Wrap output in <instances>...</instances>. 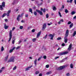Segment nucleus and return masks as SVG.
<instances>
[{
	"instance_id": "obj_5",
	"label": "nucleus",
	"mask_w": 76,
	"mask_h": 76,
	"mask_svg": "<svg viewBox=\"0 0 76 76\" xmlns=\"http://www.w3.org/2000/svg\"><path fill=\"white\" fill-rule=\"evenodd\" d=\"M23 13H21L20 15H19L17 18V20L19 22L20 20L19 18L23 17Z\"/></svg>"
},
{
	"instance_id": "obj_11",
	"label": "nucleus",
	"mask_w": 76,
	"mask_h": 76,
	"mask_svg": "<svg viewBox=\"0 0 76 76\" xmlns=\"http://www.w3.org/2000/svg\"><path fill=\"white\" fill-rule=\"evenodd\" d=\"M72 45L71 43L70 45L69 46V48H68V50L69 51H70L71 48H72Z\"/></svg>"
},
{
	"instance_id": "obj_37",
	"label": "nucleus",
	"mask_w": 76,
	"mask_h": 76,
	"mask_svg": "<svg viewBox=\"0 0 76 76\" xmlns=\"http://www.w3.org/2000/svg\"><path fill=\"white\" fill-rule=\"evenodd\" d=\"M47 34H46V35L43 37L44 39H46L47 38Z\"/></svg>"
},
{
	"instance_id": "obj_14",
	"label": "nucleus",
	"mask_w": 76,
	"mask_h": 76,
	"mask_svg": "<svg viewBox=\"0 0 76 76\" xmlns=\"http://www.w3.org/2000/svg\"><path fill=\"white\" fill-rule=\"evenodd\" d=\"M68 41V39H67V37H64V42L65 43H67V41Z\"/></svg>"
},
{
	"instance_id": "obj_26",
	"label": "nucleus",
	"mask_w": 76,
	"mask_h": 76,
	"mask_svg": "<svg viewBox=\"0 0 76 76\" xmlns=\"http://www.w3.org/2000/svg\"><path fill=\"white\" fill-rule=\"evenodd\" d=\"M4 51V47L2 46L1 48V51L2 52V51Z\"/></svg>"
},
{
	"instance_id": "obj_35",
	"label": "nucleus",
	"mask_w": 76,
	"mask_h": 76,
	"mask_svg": "<svg viewBox=\"0 0 76 76\" xmlns=\"http://www.w3.org/2000/svg\"><path fill=\"white\" fill-rule=\"evenodd\" d=\"M46 18H48V17H49V15H48V14H47L46 15Z\"/></svg>"
},
{
	"instance_id": "obj_40",
	"label": "nucleus",
	"mask_w": 76,
	"mask_h": 76,
	"mask_svg": "<svg viewBox=\"0 0 76 76\" xmlns=\"http://www.w3.org/2000/svg\"><path fill=\"white\" fill-rule=\"evenodd\" d=\"M60 39H61V37H59L57 38V40H60Z\"/></svg>"
},
{
	"instance_id": "obj_29",
	"label": "nucleus",
	"mask_w": 76,
	"mask_h": 76,
	"mask_svg": "<svg viewBox=\"0 0 76 76\" xmlns=\"http://www.w3.org/2000/svg\"><path fill=\"white\" fill-rule=\"evenodd\" d=\"M76 13V12L74 11H72L71 13V15H75Z\"/></svg>"
},
{
	"instance_id": "obj_43",
	"label": "nucleus",
	"mask_w": 76,
	"mask_h": 76,
	"mask_svg": "<svg viewBox=\"0 0 76 76\" xmlns=\"http://www.w3.org/2000/svg\"><path fill=\"white\" fill-rule=\"evenodd\" d=\"M20 48V46L17 47L16 48V50H18Z\"/></svg>"
},
{
	"instance_id": "obj_58",
	"label": "nucleus",
	"mask_w": 76,
	"mask_h": 76,
	"mask_svg": "<svg viewBox=\"0 0 76 76\" xmlns=\"http://www.w3.org/2000/svg\"><path fill=\"white\" fill-rule=\"evenodd\" d=\"M6 15H7V16H9V14L7 13V14H6Z\"/></svg>"
},
{
	"instance_id": "obj_44",
	"label": "nucleus",
	"mask_w": 76,
	"mask_h": 76,
	"mask_svg": "<svg viewBox=\"0 0 76 76\" xmlns=\"http://www.w3.org/2000/svg\"><path fill=\"white\" fill-rule=\"evenodd\" d=\"M64 8V5H63L61 7V9H63Z\"/></svg>"
},
{
	"instance_id": "obj_3",
	"label": "nucleus",
	"mask_w": 76,
	"mask_h": 76,
	"mask_svg": "<svg viewBox=\"0 0 76 76\" xmlns=\"http://www.w3.org/2000/svg\"><path fill=\"white\" fill-rule=\"evenodd\" d=\"M9 38L8 40V42H10L12 39V30H10V31L9 33Z\"/></svg>"
},
{
	"instance_id": "obj_1",
	"label": "nucleus",
	"mask_w": 76,
	"mask_h": 76,
	"mask_svg": "<svg viewBox=\"0 0 76 76\" xmlns=\"http://www.w3.org/2000/svg\"><path fill=\"white\" fill-rule=\"evenodd\" d=\"M15 56H12L10 58L9 60H8L7 63H10V62H15Z\"/></svg>"
},
{
	"instance_id": "obj_62",
	"label": "nucleus",
	"mask_w": 76,
	"mask_h": 76,
	"mask_svg": "<svg viewBox=\"0 0 76 76\" xmlns=\"http://www.w3.org/2000/svg\"><path fill=\"white\" fill-rule=\"evenodd\" d=\"M58 24H59V25H60V24L61 23V21H59L58 22Z\"/></svg>"
},
{
	"instance_id": "obj_21",
	"label": "nucleus",
	"mask_w": 76,
	"mask_h": 76,
	"mask_svg": "<svg viewBox=\"0 0 76 76\" xmlns=\"http://www.w3.org/2000/svg\"><path fill=\"white\" fill-rule=\"evenodd\" d=\"M37 59H36L34 61V64L35 65H37Z\"/></svg>"
},
{
	"instance_id": "obj_9",
	"label": "nucleus",
	"mask_w": 76,
	"mask_h": 76,
	"mask_svg": "<svg viewBox=\"0 0 76 76\" xmlns=\"http://www.w3.org/2000/svg\"><path fill=\"white\" fill-rule=\"evenodd\" d=\"M46 26H47V25H46V23H45L43 25V27H42V31H44L45 29L46 28Z\"/></svg>"
},
{
	"instance_id": "obj_18",
	"label": "nucleus",
	"mask_w": 76,
	"mask_h": 76,
	"mask_svg": "<svg viewBox=\"0 0 76 76\" xmlns=\"http://www.w3.org/2000/svg\"><path fill=\"white\" fill-rule=\"evenodd\" d=\"M67 58H65V59H63L61 61H60V63H63V62H64V61H65V59H67Z\"/></svg>"
},
{
	"instance_id": "obj_50",
	"label": "nucleus",
	"mask_w": 76,
	"mask_h": 76,
	"mask_svg": "<svg viewBox=\"0 0 76 76\" xmlns=\"http://www.w3.org/2000/svg\"><path fill=\"white\" fill-rule=\"evenodd\" d=\"M35 2L36 4H38V3H39V2H38V1H35Z\"/></svg>"
},
{
	"instance_id": "obj_20",
	"label": "nucleus",
	"mask_w": 76,
	"mask_h": 76,
	"mask_svg": "<svg viewBox=\"0 0 76 76\" xmlns=\"http://www.w3.org/2000/svg\"><path fill=\"white\" fill-rule=\"evenodd\" d=\"M13 39H14V40H12V44H15V40H16V39H15V38H14Z\"/></svg>"
},
{
	"instance_id": "obj_10",
	"label": "nucleus",
	"mask_w": 76,
	"mask_h": 76,
	"mask_svg": "<svg viewBox=\"0 0 76 76\" xmlns=\"http://www.w3.org/2000/svg\"><path fill=\"white\" fill-rule=\"evenodd\" d=\"M36 12H38V13H39L40 15H43V13H42V12L41 11L38 10H36Z\"/></svg>"
},
{
	"instance_id": "obj_52",
	"label": "nucleus",
	"mask_w": 76,
	"mask_h": 76,
	"mask_svg": "<svg viewBox=\"0 0 76 76\" xmlns=\"http://www.w3.org/2000/svg\"><path fill=\"white\" fill-rule=\"evenodd\" d=\"M5 21L6 22H7L8 21V20H7V19H5Z\"/></svg>"
},
{
	"instance_id": "obj_16",
	"label": "nucleus",
	"mask_w": 76,
	"mask_h": 76,
	"mask_svg": "<svg viewBox=\"0 0 76 76\" xmlns=\"http://www.w3.org/2000/svg\"><path fill=\"white\" fill-rule=\"evenodd\" d=\"M9 57V55H7V56L5 57V58L4 60V61H7V59H8V58Z\"/></svg>"
},
{
	"instance_id": "obj_59",
	"label": "nucleus",
	"mask_w": 76,
	"mask_h": 76,
	"mask_svg": "<svg viewBox=\"0 0 76 76\" xmlns=\"http://www.w3.org/2000/svg\"><path fill=\"white\" fill-rule=\"evenodd\" d=\"M42 76V73H40L39 74V76Z\"/></svg>"
},
{
	"instance_id": "obj_55",
	"label": "nucleus",
	"mask_w": 76,
	"mask_h": 76,
	"mask_svg": "<svg viewBox=\"0 0 76 76\" xmlns=\"http://www.w3.org/2000/svg\"><path fill=\"white\" fill-rule=\"evenodd\" d=\"M32 32H35V29H33L32 30Z\"/></svg>"
},
{
	"instance_id": "obj_48",
	"label": "nucleus",
	"mask_w": 76,
	"mask_h": 76,
	"mask_svg": "<svg viewBox=\"0 0 76 76\" xmlns=\"http://www.w3.org/2000/svg\"><path fill=\"white\" fill-rule=\"evenodd\" d=\"M43 58L44 59H46L47 58V56H43Z\"/></svg>"
},
{
	"instance_id": "obj_57",
	"label": "nucleus",
	"mask_w": 76,
	"mask_h": 76,
	"mask_svg": "<svg viewBox=\"0 0 76 76\" xmlns=\"http://www.w3.org/2000/svg\"><path fill=\"white\" fill-rule=\"evenodd\" d=\"M5 69V67H3L1 68V69L2 70H3V69Z\"/></svg>"
},
{
	"instance_id": "obj_19",
	"label": "nucleus",
	"mask_w": 76,
	"mask_h": 76,
	"mask_svg": "<svg viewBox=\"0 0 76 76\" xmlns=\"http://www.w3.org/2000/svg\"><path fill=\"white\" fill-rule=\"evenodd\" d=\"M72 1H73V0H67V3H72Z\"/></svg>"
},
{
	"instance_id": "obj_4",
	"label": "nucleus",
	"mask_w": 76,
	"mask_h": 76,
	"mask_svg": "<svg viewBox=\"0 0 76 76\" xmlns=\"http://www.w3.org/2000/svg\"><path fill=\"white\" fill-rule=\"evenodd\" d=\"M67 67V65L61 66L59 67L58 68L57 70H62V69H64V68H66V67Z\"/></svg>"
},
{
	"instance_id": "obj_36",
	"label": "nucleus",
	"mask_w": 76,
	"mask_h": 76,
	"mask_svg": "<svg viewBox=\"0 0 76 76\" xmlns=\"http://www.w3.org/2000/svg\"><path fill=\"white\" fill-rule=\"evenodd\" d=\"M37 40V39L36 38H34L32 39V41L33 42H35Z\"/></svg>"
},
{
	"instance_id": "obj_53",
	"label": "nucleus",
	"mask_w": 76,
	"mask_h": 76,
	"mask_svg": "<svg viewBox=\"0 0 76 76\" xmlns=\"http://www.w3.org/2000/svg\"><path fill=\"white\" fill-rule=\"evenodd\" d=\"M25 17L26 18H28V15L26 14Z\"/></svg>"
},
{
	"instance_id": "obj_51",
	"label": "nucleus",
	"mask_w": 76,
	"mask_h": 76,
	"mask_svg": "<svg viewBox=\"0 0 76 76\" xmlns=\"http://www.w3.org/2000/svg\"><path fill=\"white\" fill-rule=\"evenodd\" d=\"M60 21L62 22H64V20H63V19H61L60 20Z\"/></svg>"
},
{
	"instance_id": "obj_38",
	"label": "nucleus",
	"mask_w": 76,
	"mask_h": 76,
	"mask_svg": "<svg viewBox=\"0 0 76 76\" xmlns=\"http://www.w3.org/2000/svg\"><path fill=\"white\" fill-rule=\"evenodd\" d=\"M58 13L60 17H62V16L61 15V13L60 12H58Z\"/></svg>"
},
{
	"instance_id": "obj_54",
	"label": "nucleus",
	"mask_w": 76,
	"mask_h": 76,
	"mask_svg": "<svg viewBox=\"0 0 76 76\" xmlns=\"http://www.w3.org/2000/svg\"><path fill=\"white\" fill-rule=\"evenodd\" d=\"M59 58V57L58 56L55 57V60H56V59H57V58Z\"/></svg>"
},
{
	"instance_id": "obj_12",
	"label": "nucleus",
	"mask_w": 76,
	"mask_h": 76,
	"mask_svg": "<svg viewBox=\"0 0 76 76\" xmlns=\"http://www.w3.org/2000/svg\"><path fill=\"white\" fill-rule=\"evenodd\" d=\"M41 34V31H40L38 33H37V38L39 37V36H40Z\"/></svg>"
},
{
	"instance_id": "obj_30",
	"label": "nucleus",
	"mask_w": 76,
	"mask_h": 76,
	"mask_svg": "<svg viewBox=\"0 0 76 76\" xmlns=\"http://www.w3.org/2000/svg\"><path fill=\"white\" fill-rule=\"evenodd\" d=\"M6 16V13H4L2 15V17L3 18L4 17H5Z\"/></svg>"
},
{
	"instance_id": "obj_13",
	"label": "nucleus",
	"mask_w": 76,
	"mask_h": 76,
	"mask_svg": "<svg viewBox=\"0 0 76 76\" xmlns=\"http://www.w3.org/2000/svg\"><path fill=\"white\" fill-rule=\"evenodd\" d=\"M15 48H16V47H14L12 49L10 50L9 51L10 53H12V52H13V51L15 49Z\"/></svg>"
},
{
	"instance_id": "obj_6",
	"label": "nucleus",
	"mask_w": 76,
	"mask_h": 76,
	"mask_svg": "<svg viewBox=\"0 0 76 76\" xmlns=\"http://www.w3.org/2000/svg\"><path fill=\"white\" fill-rule=\"evenodd\" d=\"M67 53H68V52H60L58 54L59 56H63V55H65V54H67Z\"/></svg>"
},
{
	"instance_id": "obj_27",
	"label": "nucleus",
	"mask_w": 76,
	"mask_h": 76,
	"mask_svg": "<svg viewBox=\"0 0 76 76\" xmlns=\"http://www.w3.org/2000/svg\"><path fill=\"white\" fill-rule=\"evenodd\" d=\"M29 12H31L32 14L33 13V12H32V10L31 8L29 9Z\"/></svg>"
},
{
	"instance_id": "obj_25",
	"label": "nucleus",
	"mask_w": 76,
	"mask_h": 76,
	"mask_svg": "<svg viewBox=\"0 0 76 76\" xmlns=\"http://www.w3.org/2000/svg\"><path fill=\"white\" fill-rule=\"evenodd\" d=\"M73 23H72L69 26V27L70 28H71L72 27H73Z\"/></svg>"
},
{
	"instance_id": "obj_46",
	"label": "nucleus",
	"mask_w": 76,
	"mask_h": 76,
	"mask_svg": "<svg viewBox=\"0 0 76 76\" xmlns=\"http://www.w3.org/2000/svg\"><path fill=\"white\" fill-rule=\"evenodd\" d=\"M46 68H48V67H49V65H47L46 66Z\"/></svg>"
},
{
	"instance_id": "obj_49",
	"label": "nucleus",
	"mask_w": 76,
	"mask_h": 76,
	"mask_svg": "<svg viewBox=\"0 0 76 76\" xmlns=\"http://www.w3.org/2000/svg\"><path fill=\"white\" fill-rule=\"evenodd\" d=\"M22 42V41L21 40H19V41L18 42V44H20V43Z\"/></svg>"
},
{
	"instance_id": "obj_7",
	"label": "nucleus",
	"mask_w": 76,
	"mask_h": 76,
	"mask_svg": "<svg viewBox=\"0 0 76 76\" xmlns=\"http://www.w3.org/2000/svg\"><path fill=\"white\" fill-rule=\"evenodd\" d=\"M69 30H67L66 31V32L65 33V36L64 37L67 38V37H68L69 35Z\"/></svg>"
},
{
	"instance_id": "obj_8",
	"label": "nucleus",
	"mask_w": 76,
	"mask_h": 76,
	"mask_svg": "<svg viewBox=\"0 0 76 76\" xmlns=\"http://www.w3.org/2000/svg\"><path fill=\"white\" fill-rule=\"evenodd\" d=\"M54 35H53L51 34H50L48 35V36L49 37H50V39L52 40H53V38H54Z\"/></svg>"
},
{
	"instance_id": "obj_60",
	"label": "nucleus",
	"mask_w": 76,
	"mask_h": 76,
	"mask_svg": "<svg viewBox=\"0 0 76 76\" xmlns=\"http://www.w3.org/2000/svg\"><path fill=\"white\" fill-rule=\"evenodd\" d=\"M70 75V74L69 73H68L66 74V76H69Z\"/></svg>"
},
{
	"instance_id": "obj_34",
	"label": "nucleus",
	"mask_w": 76,
	"mask_h": 76,
	"mask_svg": "<svg viewBox=\"0 0 76 76\" xmlns=\"http://www.w3.org/2000/svg\"><path fill=\"white\" fill-rule=\"evenodd\" d=\"M65 13H68V12H69V11H68V10H67V9H66L65 10Z\"/></svg>"
},
{
	"instance_id": "obj_31",
	"label": "nucleus",
	"mask_w": 76,
	"mask_h": 76,
	"mask_svg": "<svg viewBox=\"0 0 76 76\" xmlns=\"http://www.w3.org/2000/svg\"><path fill=\"white\" fill-rule=\"evenodd\" d=\"M53 10L54 11H56V7H53Z\"/></svg>"
},
{
	"instance_id": "obj_17",
	"label": "nucleus",
	"mask_w": 76,
	"mask_h": 76,
	"mask_svg": "<svg viewBox=\"0 0 76 76\" xmlns=\"http://www.w3.org/2000/svg\"><path fill=\"white\" fill-rule=\"evenodd\" d=\"M4 28L5 29H7L9 27V26H7L6 24H4Z\"/></svg>"
},
{
	"instance_id": "obj_32",
	"label": "nucleus",
	"mask_w": 76,
	"mask_h": 76,
	"mask_svg": "<svg viewBox=\"0 0 76 76\" xmlns=\"http://www.w3.org/2000/svg\"><path fill=\"white\" fill-rule=\"evenodd\" d=\"M16 68H17V66H15L13 68V70H16Z\"/></svg>"
},
{
	"instance_id": "obj_15",
	"label": "nucleus",
	"mask_w": 76,
	"mask_h": 76,
	"mask_svg": "<svg viewBox=\"0 0 76 76\" xmlns=\"http://www.w3.org/2000/svg\"><path fill=\"white\" fill-rule=\"evenodd\" d=\"M32 67V66H30L27 68H26V69L25 71H28V70H29L30 69H31V67Z\"/></svg>"
},
{
	"instance_id": "obj_63",
	"label": "nucleus",
	"mask_w": 76,
	"mask_h": 76,
	"mask_svg": "<svg viewBox=\"0 0 76 76\" xmlns=\"http://www.w3.org/2000/svg\"><path fill=\"white\" fill-rule=\"evenodd\" d=\"M43 12H45V9H44L43 10Z\"/></svg>"
},
{
	"instance_id": "obj_47",
	"label": "nucleus",
	"mask_w": 76,
	"mask_h": 76,
	"mask_svg": "<svg viewBox=\"0 0 76 76\" xmlns=\"http://www.w3.org/2000/svg\"><path fill=\"white\" fill-rule=\"evenodd\" d=\"M11 12V11L10 10H9L8 11L7 13H8V14H10V13Z\"/></svg>"
},
{
	"instance_id": "obj_42",
	"label": "nucleus",
	"mask_w": 76,
	"mask_h": 76,
	"mask_svg": "<svg viewBox=\"0 0 76 76\" xmlns=\"http://www.w3.org/2000/svg\"><path fill=\"white\" fill-rule=\"evenodd\" d=\"M53 24V23L50 22V23H48V25H49V26L51 25H52Z\"/></svg>"
},
{
	"instance_id": "obj_64",
	"label": "nucleus",
	"mask_w": 76,
	"mask_h": 76,
	"mask_svg": "<svg viewBox=\"0 0 76 76\" xmlns=\"http://www.w3.org/2000/svg\"><path fill=\"white\" fill-rule=\"evenodd\" d=\"M74 3L75 4H76V0H74Z\"/></svg>"
},
{
	"instance_id": "obj_41",
	"label": "nucleus",
	"mask_w": 76,
	"mask_h": 76,
	"mask_svg": "<svg viewBox=\"0 0 76 76\" xmlns=\"http://www.w3.org/2000/svg\"><path fill=\"white\" fill-rule=\"evenodd\" d=\"M39 71H36L35 72L36 75H38V74H39Z\"/></svg>"
},
{
	"instance_id": "obj_56",
	"label": "nucleus",
	"mask_w": 76,
	"mask_h": 76,
	"mask_svg": "<svg viewBox=\"0 0 76 76\" xmlns=\"http://www.w3.org/2000/svg\"><path fill=\"white\" fill-rule=\"evenodd\" d=\"M15 27H13L12 29V31H13L14 30H15Z\"/></svg>"
},
{
	"instance_id": "obj_45",
	"label": "nucleus",
	"mask_w": 76,
	"mask_h": 76,
	"mask_svg": "<svg viewBox=\"0 0 76 76\" xmlns=\"http://www.w3.org/2000/svg\"><path fill=\"white\" fill-rule=\"evenodd\" d=\"M72 23V22L70 21H69L68 23V25H70V24H71Z\"/></svg>"
},
{
	"instance_id": "obj_24",
	"label": "nucleus",
	"mask_w": 76,
	"mask_h": 76,
	"mask_svg": "<svg viewBox=\"0 0 76 76\" xmlns=\"http://www.w3.org/2000/svg\"><path fill=\"white\" fill-rule=\"evenodd\" d=\"M70 67L71 69H73V64H70Z\"/></svg>"
},
{
	"instance_id": "obj_39",
	"label": "nucleus",
	"mask_w": 76,
	"mask_h": 76,
	"mask_svg": "<svg viewBox=\"0 0 76 76\" xmlns=\"http://www.w3.org/2000/svg\"><path fill=\"white\" fill-rule=\"evenodd\" d=\"M23 28V26H20V29H22Z\"/></svg>"
},
{
	"instance_id": "obj_23",
	"label": "nucleus",
	"mask_w": 76,
	"mask_h": 76,
	"mask_svg": "<svg viewBox=\"0 0 76 76\" xmlns=\"http://www.w3.org/2000/svg\"><path fill=\"white\" fill-rule=\"evenodd\" d=\"M51 73H52L51 71L48 72L46 73V75H50V74H51Z\"/></svg>"
},
{
	"instance_id": "obj_28",
	"label": "nucleus",
	"mask_w": 76,
	"mask_h": 76,
	"mask_svg": "<svg viewBox=\"0 0 76 76\" xmlns=\"http://www.w3.org/2000/svg\"><path fill=\"white\" fill-rule=\"evenodd\" d=\"M42 58V56H40L39 57V58H38V61H39V60H41V59Z\"/></svg>"
},
{
	"instance_id": "obj_33",
	"label": "nucleus",
	"mask_w": 76,
	"mask_h": 76,
	"mask_svg": "<svg viewBox=\"0 0 76 76\" xmlns=\"http://www.w3.org/2000/svg\"><path fill=\"white\" fill-rule=\"evenodd\" d=\"M34 14L35 15V16H36V15H37V13L36 11H34Z\"/></svg>"
},
{
	"instance_id": "obj_2",
	"label": "nucleus",
	"mask_w": 76,
	"mask_h": 76,
	"mask_svg": "<svg viewBox=\"0 0 76 76\" xmlns=\"http://www.w3.org/2000/svg\"><path fill=\"white\" fill-rule=\"evenodd\" d=\"M5 7V2L3 1L2 3V5H0V10H3L4 9L3 7Z\"/></svg>"
},
{
	"instance_id": "obj_61",
	"label": "nucleus",
	"mask_w": 76,
	"mask_h": 76,
	"mask_svg": "<svg viewBox=\"0 0 76 76\" xmlns=\"http://www.w3.org/2000/svg\"><path fill=\"white\" fill-rule=\"evenodd\" d=\"M73 19H76V15L74 17Z\"/></svg>"
},
{
	"instance_id": "obj_22",
	"label": "nucleus",
	"mask_w": 76,
	"mask_h": 76,
	"mask_svg": "<svg viewBox=\"0 0 76 76\" xmlns=\"http://www.w3.org/2000/svg\"><path fill=\"white\" fill-rule=\"evenodd\" d=\"M76 31H74L73 34L72 35L73 37H75L76 35Z\"/></svg>"
}]
</instances>
